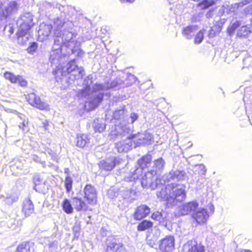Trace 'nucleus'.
Here are the masks:
<instances>
[{
    "instance_id": "1",
    "label": "nucleus",
    "mask_w": 252,
    "mask_h": 252,
    "mask_svg": "<svg viewBox=\"0 0 252 252\" xmlns=\"http://www.w3.org/2000/svg\"><path fill=\"white\" fill-rule=\"evenodd\" d=\"M187 175L184 170H172L164 174L161 179H158L156 171H149L142 177L141 184L143 188H157L159 184H165L172 181H181L186 179Z\"/></svg>"
},
{
    "instance_id": "2",
    "label": "nucleus",
    "mask_w": 252,
    "mask_h": 252,
    "mask_svg": "<svg viewBox=\"0 0 252 252\" xmlns=\"http://www.w3.org/2000/svg\"><path fill=\"white\" fill-rule=\"evenodd\" d=\"M91 87H84L78 93V96L81 97H88V100L86 102L84 105L85 109L87 111H91L95 109L102 101L104 96L103 93H96Z\"/></svg>"
},
{
    "instance_id": "3",
    "label": "nucleus",
    "mask_w": 252,
    "mask_h": 252,
    "mask_svg": "<svg viewBox=\"0 0 252 252\" xmlns=\"http://www.w3.org/2000/svg\"><path fill=\"white\" fill-rule=\"evenodd\" d=\"M55 72V78L57 82L62 81V79L60 77V75L64 77L71 74V75L74 76L75 79L82 78L84 75V70L82 68H78L74 59L69 62L66 66L62 68L60 66H58V69Z\"/></svg>"
},
{
    "instance_id": "4",
    "label": "nucleus",
    "mask_w": 252,
    "mask_h": 252,
    "mask_svg": "<svg viewBox=\"0 0 252 252\" xmlns=\"http://www.w3.org/2000/svg\"><path fill=\"white\" fill-rule=\"evenodd\" d=\"M152 159V157L150 154H147L142 157L137 161L139 167L131 171L130 174L125 177V180L126 182H132L139 179L140 176V173L150 163Z\"/></svg>"
},
{
    "instance_id": "5",
    "label": "nucleus",
    "mask_w": 252,
    "mask_h": 252,
    "mask_svg": "<svg viewBox=\"0 0 252 252\" xmlns=\"http://www.w3.org/2000/svg\"><path fill=\"white\" fill-rule=\"evenodd\" d=\"M133 130V126L129 124H124L122 123L120 125L115 126L114 130L111 131L109 134V137L110 140H115L116 139L121 138L125 136L129 135Z\"/></svg>"
},
{
    "instance_id": "6",
    "label": "nucleus",
    "mask_w": 252,
    "mask_h": 252,
    "mask_svg": "<svg viewBox=\"0 0 252 252\" xmlns=\"http://www.w3.org/2000/svg\"><path fill=\"white\" fill-rule=\"evenodd\" d=\"M122 161V159L118 157H111L106 158L99 162V169L101 172L111 171L116 165L120 164Z\"/></svg>"
},
{
    "instance_id": "7",
    "label": "nucleus",
    "mask_w": 252,
    "mask_h": 252,
    "mask_svg": "<svg viewBox=\"0 0 252 252\" xmlns=\"http://www.w3.org/2000/svg\"><path fill=\"white\" fill-rule=\"evenodd\" d=\"M26 99L29 104L38 109L46 111L50 110L49 105L46 102L42 101L34 93L28 94L26 96Z\"/></svg>"
},
{
    "instance_id": "8",
    "label": "nucleus",
    "mask_w": 252,
    "mask_h": 252,
    "mask_svg": "<svg viewBox=\"0 0 252 252\" xmlns=\"http://www.w3.org/2000/svg\"><path fill=\"white\" fill-rule=\"evenodd\" d=\"M135 137V134L131 135V136L128 135L126 139L116 143L115 147L117 149V151L121 153H126L131 150L135 146L132 140Z\"/></svg>"
},
{
    "instance_id": "9",
    "label": "nucleus",
    "mask_w": 252,
    "mask_h": 252,
    "mask_svg": "<svg viewBox=\"0 0 252 252\" xmlns=\"http://www.w3.org/2000/svg\"><path fill=\"white\" fill-rule=\"evenodd\" d=\"M123 87L122 79L117 78L115 80L111 81L110 83L107 82L104 84L100 83H95L93 86V89L94 92H98L100 91L107 90L112 88H122Z\"/></svg>"
},
{
    "instance_id": "10",
    "label": "nucleus",
    "mask_w": 252,
    "mask_h": 252,
    "mask_svg": "<svg viewBox=\"0 0 252 252\" xmlns=\"http://www.w3.org/2000/svg\"><path fill=\"white\" fill-rule=\"evenodd\" d=\"M173 185L171 190V198L170 199L171 204L174 205L176 202H181L185 199L186 193L185 190L182 188H179L177 184L171 183Z\"/></svg>"
},
{
    "instance_id": "11",
    "label": "nucleus",
    "mask_w": 252,
    "mask_h": 252,
    "mask_svg": "<svg viewBox=\"0 0 252 252\" xmlns=\"http://www.w3.org/2000/svg\"><path fill=\"white\" fill-rule=\"evenodd\" d=\"M175 239L173 236H165L160 241L159 249L161 252H170L174 249Z\"/></svg>"
},
{
    "instance_id": "12",
    "label": "nucleus",
    "mask_w": 252,
    "mask_h": 252,
    "mask_svg": "<svg viewBox=\"0 0 252 252\" xmlns=\"http://www.w3.org/2000/svg\"><path fill=\"white\" fill-rule=\"evenodd\" d=\"M77 34L76 33L72 32V31L63 29L61 35L63 41V45L68 48H72L73 46L76 44V42H79L76 39Z\"/></svg>"
},
{
    "instance_id": "13",
    "label": "nucleus",
    "mask_w": 252,
    "mask_h": 252,
    "mask_svg": "<svg viewBox=\"0 0 252 252\" xmlns=\"http://www.w3.org/2000/svg\"><path fill=\"white\" fill-rule=\"evenodd\" d=\"M83 192L84 197L89 204L93 205L96 203L97 192L94 186L88 184L85 187Z\"/></svg>"
},
{
    "instance_id": "14",
    "label": "nucleus",
    "mask_w": 252,
    "mask_h": 252,
    "mask_svg": "<svg viewBox=\"0 0 252 252\" xmlns=\"http://www.w3.org/2000/svg\"><path fill=\"white\" fill-rule=\"evenodd\" d=\"M198 207V203L196 201L184 203L179 206L177 214L179 216L187 215L195 211Z\"/></svg>"
},
{
    "instance_id": "15",
    "label": "nucleus",
    "mask_w": 252,
    "mask_h": 252,
    "mask_svg": "<svg viewBox=\"0 0 252 252\" xmlns=\"http://www.w3.org/2000/svg\"><path fill=\"white\" fill-rule=\"evenodd\" d=\"M184 252H205V248L195 240L188 241L183 246Z\"/></svg>"
},
{
    "instance_id": "16",
    "label": "nucleus",
    "mask_w": 252,
    "mask_h": 252,
    "mask_svg": "<svg viewBox=\"0 0 252 252\" xmlns=\"http://www.w3.org/2000/svg\"><path fill=\"white\" fill-rule=\"evenodd\" d=\"M72 25L71 22H66L63 16L58 17L54 20V35L60 36L62 35V28L67 25Z\"/></svg>"
},
{
    "instance_id": "17",
    "label": "nucleus",
    "mask_w": 252,
    "mask_h": 252,
    "mask_svg": "<svg viewBox=\"0 0 252 252\" xmlns=\"http://www.w3.org/2000/svg\"><path fill=\"white\" fill-rule=\"evenodd\" d=\"M119 195L124 199L132 202L136 199V191L131 188L123 187L119 189Z\"/></svg>"
},
{
    "instance_id": "18",
    "label": "nucleus",
    "mask_w": 252,
    "mask_h": 252,
    "mask_svg": "<svg viewBox=\"0 0 252 252\" xmlns=\"http://www.w3.org/2000/svg\"><path fill=\"white\" fill-rule=\"evenodd\" d=\"M173 185L168 184L165 188H162L160 190H157V196L158 198L161 200L166 201L168 203L171 204L170 199L171 198V190Z\"/></svg>"
},
{
    "instance_id": "19",
    "label": "nucleus",
    "mask_w": 252,
    "mask_h": 252,
    "mask_svg": "<svg viewBox=\"0 0 252 252\" xmlns=\"http://www.w3.org/2000/svg\"><path fill=\"white\" fill-rule=\"evenodd\" d=\"M66 56L62 55L60 50L57 51H50L49 61L51 64H54L58 68V66H60L62 63L65 60Z\"/></svg>"
},
{
    "instance_id": "20",
    "label": "nucleus",
    "mask_w": 252,
    "mask_h": 252,
    "mask_svg": "<svg viewBox=\"0 0 252 252\" xmlns=\"http://www.w3.org/2000/svg\"><path fill=\"white\" fill-rule=\"evenodd\" d=\"M192 217L198 224H201L206 223L209 217V215L206 209L201 208L194 213Z\"/></svg>"
},
{
    "instance_id": "21",
    "label": "nucleus",
    "mask_w": 252,
    "mask_h": 252,
    "mask_svg": "<svg viewBox=\"0 0 252 252\" xmlns=\"http://www.w3.org/2000/svg\"><path fill=\"white\" fill-rule=\"evenodd\" d=\"M150 213V208L146 205L138 206L133 214L135 220H139L146 217Z\"/></svg>"
},
{
    "instance_id": "22",
    "label": "nucleus",
    "mask_w": 252,
    "mask_h": 252,
    "mask_svg": "<svg viewBox=\"0 0 252 252\" xmlns=\"http://www.w3.org/2000/svg\"><path fill=\"white\" fill-rule=\"evenodd\" d=\"M106 251L113 252H121L123 249V245L122 243H117L116 240L112 237H109L106 240Z\"/></svg>"
},
{
    "instance_id": "23",
    "label": "nucleus",
    "mask_w": 252,
    "mask_h": 252,
    "mask_svg": "<svg viewBox=\"0 0 252 252\" xmlns=\"http://www.w3.org/2000/svg\"><path fill=\"white\" fill-rule=\"evenodd\" d=\"M139 138L136 141H134V147L140 146L142 145L150 144L153 137L152 134L147 131L138 134Z\"/></svg>"
},
{
    "instance_id": "24",
    "label": "nucleus",
    "mask_w": 252,
    "mask_h": 252,
    "mask_svg": "<svg viewBox=\"0 0 252 252\" xmlns=\"http://www.w3.org/2000/svg\"><path fill=\"white\" fill-rule=\"evenodd\" d=\"M4 77L5 79L9 80L12 83H18L22 87L26 86L27 81L20 75L15 76L11 72L6 71L4 73Z\"/></svg>"
},
{
    "instance_id": "25",
    "label": "nucleus",
    "mask_w": 252,
    "mask_h": 252,
    "mask_svg": "<svg viewBox=\"0 0 252 252\" xmlns=\"http://www.w3.org/2000/svg\"><path fill=\"white\" fill-rule=\"evenodd\" d=\"M90 138L87 134H77L75 138L76 146L80 148H84L90 143Z\"/></svg>"
},
{
    "instance_id": "26",
    "label": "nucleus",
    "mask_w": 252,
    "mask_h": 252,
    "mask_svg": "<svg viewBox=\"0 0 252 252\" xmlns=\"http://www.w3.org/2000/svg\"><path fill=\"white\" fill-rule=\"evenodd\" d=\"M72 203L77 211L86 212L89 209V206L81 198L73 197Z\"/></svg>"
},
{
    "instance_id": "27",
    "label": "nucleus",
    "mask_w": 252,
    "mask_h": 252,
    "mask_svg": "<svg viewBox=\"0 0 252 252\" xmlns=\"http://www.w3.org/2000/svg\"><path fill=\"white\" fill-rule=\"evenodd\" d=\"M247 16L248 15L247 14L245 18H242L239 20H232L229 26L227 28V32L230 35L233 33L238 27H241L242 24H246L245 20L248 19L247 18Z\"/></svg>"
},
{
    "instance_id": "28",
    "label": "nucleus",
    "mask_w": 252,
    "mask_h": 252,
    "mask_svg": "<svg viewBox=\"0 0 252 252\" xmlns=\"http://www.w3.org/2000/svg\"><path fill=\"white\" fill-rule=\"evenodd\" d=\"M160 235V231L159 229H155L151 233L147 235L146 241L147 244L151 247H154L156 245V242L158 240Z\"/></svg>"
},
{
    "instance_id": "29",
    "label": "nucleus",
    "mask_w": 252,
    "mask_h": 252,
    "mask_svg": "<svg viewBox=\"0 0 252 252\" xmlns=\"http://www.w3.org/2000/svg\"><path fill=\"white\" fill-rule=\"evenodd\" d=\"M25 16H23L22 18V20L23 21V23L20 24V26L18 29L17 32H20V33H24L25 34H28V32L30 29L33 25L32 19L30 18L27 22L25 21L24 18Z\"/></svg>"
},
{
    "instance_id": "30",
    "label": "nucleus",
    "mask_w": 252,
    "mask_h": 252,
    "mask_svg": "<svg viewBox=\"0 0 252 252\" xmlns=\"http://www.w3.org/2000/svg\"><path fill=\"white\" fill-rule=\"evenodd\" d=\"M17 252H34V244L31 242H24L17 248Z\"/></svg>"
},
{
    "instance_id": "31",
    "label": "nucleus",
    "mask_w": 252,
    "mask_h": 252,
    "mask_svg": "<svg viewBox=\"0 0 252 252\" xmlns=\"http://www.w3.org/2000/svg\"><path fill=\"white\" fill-rule=\"evenodd\" d=\"M22 207V212L25 214L26 217L30 216L34 211L33 204L30 199L24 200L23 203Z\"/></svg>"
},
{
    "instance_id": "32",
    "label": "nucleus",
    "mask_w": 252,
    "mask_h": 252,
    "mask_svg": "<svg viewBox=\"0 0 252 252\" xmlns=\"http://www.w3.org/2000/svg\"><path fill=\"white\" fill-rule=\"evenodd\" d=\"M54 28L51 25L42 23L40 25L38 34L44 36L43 39L46 38L50 34L51 30Z\"/></svg>"
},
{
    "instance_id": "33",
    "label": "nucleus",
    "mask_w": 252,
    "mask_h": 252,
    "mask_svg": "<svg viewBox=\"0 0 252 252\" xmlns=\"http://www.w3.org/2000/svg\"><path fill=\"white\" fill-rule=\"evenodd\" d=\"M153 169L151 171H156V175L160 174L163 170L165 162L164 160L161 158H158L154 161Z\"/></svg>"
},
{
    "instance_id": "34",
    "label": "nucleus",
    "mask_w": 252,
    "mask_h": 252,
    "mask_svg": "<svg viewBox=\"0 0 252 252\" xmlns=\"http://www.w3.org/2000/svg\"><path fill=\"white\" fill-rule=\"evenodd\" d=\"M197 30V27L194 25L187 26L183 31V34L187 39H191Z\"/></svg>"
},
{
    "instance_id": "35",
    "label": "nucleus",
    "mask_w": 252,
    "mask_h": 252,
    "mask_svg": "<svg viewBox=\"0 0 252 252\" xmlns=\"http://www.w3.org/2000/svg\"><path fill=\"white\" fill-rule=\"evenodd\" d=\"M245 22L246 24H242L238 32L237 35L238 36H245L252 32L251 26L248 23L247 20H245Z\"/></svg>"
},
{
    "instance_id": "36",
    "label": "nucleus",
    "mask_w": 252,
    "mask_h": 252,
    "mask_svg": "<svg viewBox=\"0 0 252 252\" xmlns=\"http://www.w3.org/2000/svg\"><path fill=\"white\" fill-rule=\"evenodd\" d=\"M125 76L123 77L125 78L124 79H122L123 87H128L134 83L136 81V77L131 73H127L125 75Z\"/></svg>"
},
{
    "instance_id": "37",
    "label": "nucleus",
    "mask_w": 252,
    "mask_h": 252,
    "mask_svg": "<svg viewBox=\"0 0 252 252\" xmlns=\"http://www.w3.org/2000/svg\"><path fill=\"white\" fill-rule=\"evenodd\" d=\"M153 222L150 220H144L137 226V230L140 231H145L153 227Z\"/></svg>"
},
{
    "instance_id": "38",
    "label": "nucleus",
    "mask_w": 252,
    "mask_h": 252,
    "mask_svg": "<svg viewBox=\"0 0 252 252\" xmlns=\"http://www.w3.org/2000/svg\"><path fill=\"white\" fill-rule=\"evenodd\" d=\"M80 42H76V44L73 46L72 48H70V50L72 54H76L77 57L81 58L84 56L85 52L80 49Z\"/></svg>"
},
{
    "instance_id": "39",
    "label": "nucleus",
    "mask_w": 252,
    "mask_h": 252,
    "mask_svg": "<svg viewBox=\"0 0 252 252\" xmlns=\"http://www.w3.org/2000/svg\"><path fill=\"white\" fill-rule=\"evenodd\" d=\"M17 10V3L15 1L10 2L7 6L5 7V11L6 16H8L12 13L16 11Z\"/></svg>"
},
{
    "instance_id": "40",
    "label": "nucleus",
    "mask_w": 252,
    "mask_h": 252,
    "mask_svg": "<svg viewBox=\"0 0 252 252\" xmlns=\"http://www.w3.org/2000/svg\"><path fill=\"white\" fill-rule=\"evenodd\" d=\"M125 107H121L120 109H116L113 113V117L116 120H120L125 117Z\"/></svg>"
},
{
    "instance_id": "41",
    "label": "nucleus",
    "mask_w": 252,
    "mask_h": 252,
    "mask_svg": "<svg viewBox=\"0 0 252 252\" xmlns=\"http://www.w3.org/2000/svg\"><path fill=\"white\" fill-rule=\"evenodd\" d=\"M93 126L95 132H101L103 131L105 128V124L103 123H99V121L98 120H94Z\"/></svg>"
},
{
    "instance_id": "42",
    "label": "nucleus",
    "mask_w": 252,
    "mask_h": 252,
    "mask_svg": "<svg viewBox=\"0 0 252 252\" xmlns=\"http://www.w3.org/2000/svg\"><path fill=\"white\" fill-rule=\"evenodd\" d=\"M63 210L67 214H71L73 212V208L70 201L65 199L62 204Z\"/></svg>"
},
{
    "instance_id": "43",
    "label": "nucleus",
    "mask_w": 252,
    "mask_h": 252,
    "mask_svg": "<svg viewBox=\"0 0 252 252\" xmlns=\"http://www.w3.org/2000/svg\"><path fill=\"white\" fill-rule=\"evenodd\" d=\"M17 42L19 44L24 45L28 40V35L17 32Z\"/></svg>"
},
{
    "instance_id": "44",
    "label": "nucleus",
    "mask_w": 252,
    "mask_h": 252,
    "mask_svg": "<svg viewBox=\"0 0 252 252\" xmlns=\"http://www.w3.org/2000/svg\"><path fill=\"white\" fill-rule=\"evenodd\" d=\"M72 183L73 181L72 178L69 176H67L64 181L65 188L67 192L68 193L71 191L72 189Z\"/></svg>"
},
{
    "instance_id": "45",
    "label": "nucleus",
    "mask_w": 252,
    "mask_h": 252,
    "mask_svg": "<svg viewBox=\"0 0 252 252\" xmlns=\"http://www.w3.org/2000/svg\"><path fill=\"white\" fill-rule=\"evenodd\" d=\"M33 182L34 184V189L37 191V187L40 185L42 182L43 180L40 178V176L39 174H35L33 176L32 178Z\"/></svg>"
},
{
    "instance_id": "46",
    "label": "nucleus",
    "mask_w": 252,
    "mask_h": 252,
    "mask_svg": "<svg viewBox=\"0 0 252 252\" xmlns=\"http://www.w3.org/2000/svg\"><path fill=\"white\" fill-rule=\"evenodd\" d=\"M214 2L212 0H202L199 3V6L202 9H207L210 6L213 5Z\"/></svg>"
},
{
    "instance_id": "47",
    "label": "nucleus",
    "mask_w": 252,
    "mask_h": 252,
    "mask_svg": "<svg viewBox=\"0 0 252 252\" xmlns=\"http://www.w3.org/2000/svg\"><path fill=\"white\" fill-rule=\"evenodd\" d=\"M204 31H200L195 35L194 42L195 44H200L204 39Z\"/></svg>"
},
{
    "instance_id": "48",
    "label": "nucleus",
    "mask_w": 252,
    "mask_h": 252,
    "mask_svg": "<svg viewBox=\"0 0 252 252\" xmlns=\"http://www.w3.org/2000/svg\"><path fill=\"white\" fill-rule=\"evenodd\" d=\"M108 195L110 198L113 199L119 195V190L118 191L115 189H109L108 191Z\"/></svg>"
},
{
    "instance_id": "49",
    "label": "nucleus",
    "mask_w": 252,
    "mask_h": 252,
    "mask_svg": "<svg viewBox=\"0 0 252 252\" xmlns=\"http://www.w3.org/2000/svg\"><path fill=\"white\" fill-rule=\"evenodd\" d=\"M230 5V9L231 10V13L235 12L239 7H242L244 5H242V2H240L238 3H235L234 4H232Z\"/></svg>"
},
{
    "instance_id": "50",
    "label": "nucleus",
    "mask_w": 252,
    "mask_h": 252,
    "mask_svg": "<svg viewBox=\"0 0 252 252\" xmlns=\"http://www.w3.org/2000/svg\"><path fill=\"white\" fill-rule=\"evenodd\" d=\"M245 13L248 15L247 18L250 21L251 24H252V5L248 6L245 9Z\"/></svg>"
},
{
    "instance_id": "51",
    "label": "nucleus",
    "mask_w": 252,
    "mask_h": 252,
    "mask_svg": "<svg viewBox=\"0 0 252 252\" xmlns=\"http://www.w3.org/2000/svg\"><path fill=\"white\" fill-rule=\"evenodd\" d=\"M151 217L153 220H160L162 218V214L161 212L157 211L153 213Z\"/></svg>"
},
{
    "instance_id": "52",
    "label": "nucleus",
    "mask_w": 252,
    "mask_h": 252,
    "mask_svg": "<svg viewBox=\"0 0 252 252\" xmlns=\"http://www.w3.org/2000/svg\"><path fill=\"white\" fill-rule=\"evenodd\" d=\"M37 48V44L34 42H32L31 45L28 47L27 50L28 52L30 53H33L34 52Z\"/></svg>"
},
{
    "instance_id": "53",
    "label": "nucleus",
    "mask_w": 252,
    "mask_h": 252,
    "mask_svg": "<svg viewBox=\"0 0 252 252\" xmlns=\"http://www.w3.org/2000/svg\"><path fill=\"white\" fill-rule=\"evenodd\" d=\"M32 159L37 163H39L42 164V166L43 167H45L46 166V162L45 161H43L41 160V158L37 156L36 155H32Z\"/></svg>"
},
{
    "instance_id": "54",
    "label": "nucleus",
    "mask_w": 252,
    "mask_h": 252,
    "mask_svg": "<svg viewBox=\"0 0 252 252\" xmlns=\"http://www.w3.org/2000/svg\"><path fill=\"white\" fill-rule=\"evenodd\" d=\"M92 78V77L89 75L84 80V84L85 85V87H91L93 83Z\"/></svg>"
},
{
    "instance_id": "55",
    "label": "nucleus",
    "mask_w": 252,
    "mask_h": 252,
    "mask_svg": "<svg viewBox=\"0 0 252 252\" xmlns=\"http://www.w3.org/2000/svg\"><path fill=\"white\" fill-rule=\"evenodd\" d=\"M138 117H139V116L137 114H136L135 113H131L130 117H129L130 123L128 122V124L132 126V124L138 119Z\"/></svg>"
},
{
    "instance_id": "56",
    "label": "nucleus",
    "mask_w": 252,
    "mask_h": 252,
    "mask_svg": "<svg viewBox=\"0 0 252 252\" xmlns=\"http://www.w3.org/2000/svg\"><path fill=\"white\" fill-rule=\"evenodd\" d=\"M17 198L15 196H7L5 199V202L8 205L12 204L17 200Z\"/></svg>"
},
{
    "instance_id": "57",
    "label": "nucleus",
    "mask_w": 252,
    "mask_h": 252,
    "mask_svg": "<svg viewBox=\"0 0 252 252\" xmlns=\"http://www.w3.org/2000/svg\"><path fill=\"white\" fill-rule=\"evenodd\" d=\"M198 166L199 173L201 175H205L207 171L206 166L203 164H199Z\"/></svg>"
},
{
    "instance_id": "58",
    "label": "nucleus",
    "mask_w": 252,
    "mask_h": 252,
    "mask_svg": "<svg viewBox=\"0 0 252 252\" xmlns=\"http://www.w3.org/2000/svg\"><path fill=\"white\" fill-rule=\"evenodd\" d=\"M28 124V120H24V121H22V123H20L18 125V126L20 128L22 129L23 131L27 130L26 129V126Z\"/></svg>"
},
{
    "instance_id": "59",
    "label": "nucleus",
    "mask_w": 252,
    "mask_h": 252,
    "mask_svg": "<svg viewBox=\"0 0 252 252\" xmlns=\"http://www.w3.org/2000/svg\"><path fill=\"white\" fill-rule=\"evenodd\" d=\"M56 38L54 39V43L55 44H60L62 45L63 44V39L60 35V36H55Z\"/></svg>"
},
{
    "instance_id": "60",
    "label": "nucleus",
    "mask_w": 252,
    "mask_h": 252,
    "mask_svg": "<svg viewBox=\"0 0 252 252\" xmlns=\"http://www.w3.org/2000/svg\"><path fill=\"white\" fill-rule=\"evenodd\" d=\"M80 228L79 225L77 223H75V225L73 226V231L74 233V235L75 237L76 236L78 237L77 235L80 231Z\"/></svg>"
},
{
    "instance_id": "61",
    "label": "nucleus",
    "mask_w": 252,
    "mask_h": 252,
    "mask_svg": "<svg viewBox=\"0 0 252 252\" xmlns=\"http://www.w3.org/2000/svg\"><path fill=\"white\" fill-rule=\"evenodd\" d=\"M62 45L54 44L51 51H57L58 50H60L61 52H62Z\"/></svg>"
},
{
    "instance_id": "62",
    "label": "nucleus",
    "mask_w": 252,
    "mask_h": 252,
    "mask_svg": "<svg viewBox=\"0 0 252 252\" xmlns=\"http://www.w3.org/2000/svg\"><path fill=\"white\" fill-rule=\"evenodd\" d=\"M216 35L215 31L211 28L208 33V36L209 38H213Z\"/></svg>"
},
{
    "instance_id": "63",
    "label": "nucleus",
    "mask_w": 252,
    "mask_h": 252,
    "mask_svg": "<svg viewBox=\"0 0 252 252\" xmlns=\"http://www.w3.org/2000/svg\"><path fill=\"white\" fill-rule=\"evenodd\" d=\"M225 8L224 4L220 8L219 11V13L221 15H223L225 14Z\"/></svg>"
},
{
    "instance_id": "64",
    "label": "nucleus",
    "mask_w": 252,
    "mask_h": 252,
    "mask_svg": "<svg viewBox=\"0 0 252 252\" xmlns=\"http://www.w3.org/2000/svg\"><path fill=\"white\" fill-rule=\"evenodd\" d=\"M225 6V13L229 14L231 13V10L230 9V5L229 4H224Z\"/></svg>"
}]
</instances>
